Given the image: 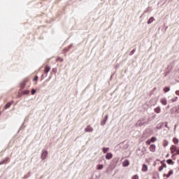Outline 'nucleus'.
<instances>
[{"mask_svg":"<svg viewBox=\"0 0 179 179\" xmlns=\"http://www.w3.org/2000/svg\"><path fill=\"white\" fill-rule=\"evenodd\" d=\"M142 171H148V166L146 164H143Z\"/></svg>","mask_w":179,"mask_h":179,"instance_id":"15","label":"nucleus"},{"mask_svg":"<svg viewBox=\"0 0 179 179\" xmlns=\"http://www.w3.org/2000/svg\"><path fill=\"white\" fill-rule=\"evenodd\" d=\"M155 20V18L153 17H151L150 19H149V20H148V24H150V23H153V21Z\"/></svg>","mask_w":179,"mask_h":179,"instance_id":"17","label":"nucleus"},{"mask_svg":"<svg viewBox=\"0 0 179 179\" xmlns=\"http://www.w3.org/2000/svg\"><path fill=\"white\" fill-rule=\"evenodd\" d=\"M178 97H176V99H172V101L173 102H174V101H177V99H178Z\"/></svg>","mask_w":179,"mask_h":179,"instance_id":"29","label":"nucleus"},{"mask_svg":"<svg viewBox=\"0 0 179 179\" xmlns=\"http://www.w3.org/2000/svg\"><path fill=\"white\" fill-rule=\"evenodd\" d=\"M96 167H97V170H103V169L104 168V166H103V164H98Z\"/></svg>","mask_w":179,"mask_h":179,"instance_id":"16","label":"nucleus"},{"mask_svg":"<svg viewBox=\"0 0 179 179\" xmlns=\"http://www.w3.org/2000/svg\"><path fill=\"white\" fill-rule=\"evenodd\" d=\"M85 132H93V127H92L90 125H88L85 129Z\"/></svg>","mask_w":179,"mask_h":179,"instance_id":"5","label":"nucleus"},{"mask_svg":"<svg viewBox=\"0 0 179 179\" xmlns=\"http://www.w3.org/2000/svg\"><path fill=\"white\" fill-rule=\"evenodd\" d=\"M29 93H30V90H27L23 92V94H29Z\"/></svg>","mask_w":179,"mask_h":179,"instance_id":"22","label":"nucleus"},{"mask_svg":"<svg viewBox=\"0 0 179 179\" xmlns=\"http://www.w3.org/2000/svg\"><path fill=\"white\" fill-rule=\"evenodd\" d=\"M112 157H113V154H111V152H108L106 155V159H107V160H110V159H112Z\"/></svg>","mask_w":179,"mask_h":179,"instance_id":"10","label":"nucleus"},{"mask_svg":"<svg viewBox=\"0 0 179 179\" xmlns=\"http://www.w3.org/2000/svg\"><path fill=\"white\" fill-rule=\"evenodd\" d=\"M176 128H177V125H175V129H176Z\"/></svg>","mask_w":179,"mask_h":179,"instance_id":"31","label":"nucleus"},{"mask_svg":"<svg viewBox=\"0 0 179 179\" xmlns=\"http://www.w3.org/2000/svg\"><path fill=\"white\" fill-rule=\"evenodd\" d=\"M0 115H1V112H0Z\"/></svg>","mask_w":179,"mask_h":179,"instance_id":"32","label":"nucleus"},{"mask_svg":"<svg viewBox=\"0 0 179 179\" xmlns=\"http://www.w3.org/2000/svg\"><path fill=\"white\" fill-rule=\"evenodd\" d=\"M170 150L172 155H179V147L172 145L170 148Z\"/></svg>","mask_w":179,"mask_h":179,"instance_id":"1","label":"nucleus"},{"mask_svg":"<svg viewBox=\"0 0 179 179\" xmlns=\"http://www.w3.org/2000/svg\"><path fill=\"white\" fill-rule=\"evenodd\" d=\"M173 143H175L176 145H177V143H178V142H179V140H178V138H173Z\"/></svg>","mask_w":179,"mask_h":179,"instance_id":"19","label":"nucleus"},{"mask_svg":"<svg viewBox=\"0 0 179 179\" xmlns=\"http://www.w3.org/2000/svg\"><path fill=\"white\" fill-rule=\"evenodd\" d=\"M166 163H167L168 164H174V162H173V160H171V159H168V160H166Z\"/></svg>","mask_w":179,"mask_h":179,"instance_id":"21","label":"nucleus"},{"mask_svg":"<svg viewBox=\"0 0 179 179\" xmlns=\"http://www.w3.org/2000/svg\"><path fill=\"white\" fill-rule=\"evenodd\" d=\"M134 52H135V49H134L130 52V55H132V54H134Z\"/></svg>","mask_w":179,"mask_h":179,"instance_id":"28","label":"nucleus"},{"mask_svg":"<svg viewBox=\"0 0 179 179\" xmlns=\"http://www.w3.org/2000/svg\"><path fill=\"white\" fill-rule=\"evenodd\" d=\"M50 71H51V66L48 65L45 66V70H44L45 73H48Z\"/></svg>","mask_w":179,"mask_h":179,"instance_id":"8","label":"nucleus"},{"mask_svg":"<svg viewBox=\"0 0 179 179\" xmlns=\"http://www.w3.org/2000/svg\"><path fill=\"white\" fill-rule=\"evenodd\" d=\"M150 152H152L153 153L156 152V145L152 144L149 148Z\"/></svg>","mask_w":179,"mask_h":179,"instance_id":"3","label":"nucleus"},{"mask_svg":"<svg viewBox=\"0 0 179 179\" xmlns=\"http://www.w3.org/2000/svg\"><path fill=\"white\" fill-rule=\"evenodd\" d=\"M154 110L155 113H156L157 114H160V111H162V109L160 108V106H157L154 109Z\"/></svg>","mask_w":179,"mask_h":179,"instance_id":"9","label":"nucleus"},{"mask_svg":"<svg viewBox=\"0 0 179 179\" xmlns=\"http://www.w3.org/2000/svg\"><path fill=\"white\" fill-rule=\"evenodd\" d=\"M27 82H29V79L28 78H25L21 83V89H23L24 87V86H26V83H27Z\"/></svg>","mask_w":179,"mask_h":179,"instance_id":"4","label":"nucleus"},{"mask_svg":"<svg viewBox=\"0 0 179 179\" xmlns=\"http://www.w3.org/2000/svg\"><path fill=\"white\" fill-rule=\"evenodd\" d=\"M12 104H13V102H8V103H6V105L4 106L6 110L7 108H9V107H10V106H12Z\"/></svg>","mask_w":179,"mask_h":179,"instance_id":"14","label":"nucleus"},{"mask_svg":"<svg viewBox=\"0 0 179 179\" xmlns=\"http://www.w3.org/2000/svg\"><path fill=\"white\" fill-rule=\"evenodd\" d=\"M8 160H9V158L6 157L3 161L0 162V166L2 164H5V163H8Z\"/></svg>","mask_w":179,"mask_h":179,"instance_id":"12","label":"nucleus"},{"mask_svg":"<svg viewBox=\"0 0 179 179\" xmlns=\"http://www.w3.org/2000/svg\"><path fill=\"white\" fill-rule=\"evenodd\" d=\"M37 79H38V76H35L33 79L34 82H37Z\"/></svg>","mask_w":179,"mask_h":179,"instance_id":"25","label":"nucleus"},{"mask_svg":"<svg viewBox=\"0 0 179 179\" xmlns=\"http://www.w3.org/2000/svg\"><path fill=\"white\" fill-rule=\"evenodd\" d=\"M164 93H167V92H170V87H166L164 88Z\"/></svg>","mask_w":179,"mask_h":179,"instance_id":"20","label":"nucleus"},{"mask_svg":"<svg viewBox=\"0 0 179 179\" xmlns=\"http://www.w3.org/2000/svg\"><path fill=\"white\" fill-rule=\"evenodd\" d=\"M48 155V152L47 150H43L41 154V159L44 160L45 159H46Z\"/></svg>","mask_w":179,"mask_h":179,"instance_id":"2","label":"nucleus"},{"mask_svg":"<svg viewBox=\"0 0 179 179\" xmlns=\"http://www.w3.org/2000/svg\"><path fill=\"white\" fill-rule=\"evenodd\" d=\"M151 143H155V142H156V141H157V138L156 137H152L150 138Z\"/></svg>","mask_w":179,"mask_h":179,"instance_id":"18","label":"nucleus"},{"mask_svg":"<svg viewBox=\"0 0 179 179\" xmlns=\"http://www.w3.org/2000/svg\"><path fill=\"white\" fill-rule=\"evenodd\" d=\"M128 166H129V161H128L127 159L124 161L123 162V166L124 167H128Z\"/></svg>","mask_w":179,"mask_h":179,"instance_id":"11","label":"nucleus"},{"mask_svg":"<svg viewBox=\"0 0 179 179\" xmlns=\"http://www.w3.org/2000/svg\"><path fill=\"white\" fill-rule=\"evenodd\" d=\"M166 167H167V165H166V164L162 162V166H160L158 169L159 171H162L163 170V169H166Z\"/></svg>","mask_w":179,"mask_h":179,"instance_id":"7","label":"nucleus"},{"mask_svg":"<svg viewBox=\"0 0 179 179\" xmlns=\"http://www.w3.org/2000/svg\"><path fill=\"white\" fill-rule=\"evenodd\" d=\"M108 149H109V148H103V153H106V152H107V150H108Z\"/></svg>","mask_w":179,"mask_h":179,"instance_id":"26","label":"nucleus"},{"mask_svg":"<svg viewBox=\"0 0 179 179\" xmlns=\"http://www.w3.org/2000/svg\"><path fill=\"white\" fill-rule=\"evenodd\" d=\"M31 94H36V90L33 89L31 90Z\"/></svg>","mask_w":179,"mask_h":179,"instance_id":"27","label":"nucleus"},{"mask_svg":"<svg viewBox=\"0 0 179 179\" xmlns=\"http://www.w3.org/2000/svg\"><path fill=\"white\" fill-rule=\"evenodd\" d=\"M160 103L163 105V106H167V99H166V98H162L160 99Z\"/></svg>","mask_w":179,"mask_h":179,"instance_id":"6","label":"nucleus"},{"mask_svg":"<svg viewBox=\"0 0 179 179\" xmlns=\"http://www.w3.org/2000/svg\"><path fill=\"white\" fill-rule=\"evenodd\" d=\"M173 170H170L168 173V174L164 175V177H166V178H169V177H170V176H171L173 174Z\"/></svg>","mask_w":179,"mask_h":179,"instance_id":"13","label":"nucleus"},{"mask_svg":"<svg viewBox=\"0 0 179 179\" xmlns=\"http://www.w3.org/2000/svg\"><path fill=\"white\" fill-rule=\"evenodd\" d=\"M176 94H177V96H179V91L178 90L176 92Z\"/></svg>","mask_w":179,"mask_h":179,"instance_id":"30","label":"nucleus"},{"mask_svg":"<svg viewBox=\"0 0 179 179\" xmlns=\"http://www.w3.org/2000/svg\"><path fill=\"white\" fill-rule=\"evenodd\" d=\"M131 179H139V176L138 175H134L131 177Z\"/></svg>","mask_w":179,"mask_h":179,"instance_id":"23","label":"nucleus"},{"mask_svg":"<svg viewBox=\"0 0 179 179\" xmlns=\"http://www.w3.org/2000/svg\"><path fill=\"white\" fill-rule=\"evenodd\" d=\"M146 145H150V143H152V141L151 140H148L146 142H145Z\"/></svg>","mask_w":179,"mask_h":179,"instance_id":"24","label":"nucleus"}]
</instances>
